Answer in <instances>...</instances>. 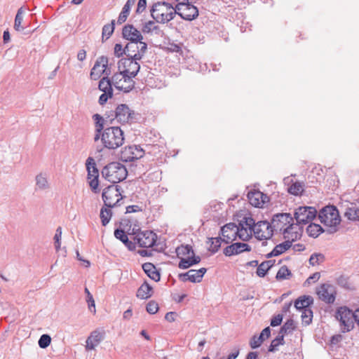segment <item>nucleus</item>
Wrapping results in <instances>:
<instances>
[{"label":"nucleus","mask_w":359,"mask_h":359,"mask_svg":"<svg viewBox=\"0 0 359 359\" xmlns=\"http://www.w3.org/2000/svg\"><path fill=\"white\" fill-rule=\"evenodd\" d=\"M95 121L94 142L100 140L104 148L109 150H115L121 147L125 140L124 132L118 126H107L105 125L109 121L114 120L110 115L105 114V118L98 114L93 116Z\"/></svg>","instance_id":"nucleus-1"},{"label":"nucleus","mask_w":359,"mask_h":359,"mask_svg":"<svg viewBox=\"0 0 359 359\" xmlns=\"http://www.w3.org/2000/svg\"><path fill=\"white\" fill-rule=\"evenodd\" d=\"M321 223L328 228L325 231L332 234L338 231L337 226L341 222V217L337 208L334 205H327L322 208L318 213Z\"/></svg>","instance_id":"nucleus-2"},{"label":"nucleus","mask_w":359,"mask_h":359,"mask_svg":"<svg viewBox=\"0 0 359 359\" xmlns=\"http://www.w3.org/2000/svg\"><path fill=\"white\" fill-rule=\"evenodd\" d=\"M175 6L165 1H159L153 4L150 9L152 18L158 23L165 24L175 17Z\"/></svg>","instance_id":"nucleus-3"},{"label":"nucleus","mask_w":359,"mask_h":359,"mask_svg":"<svg viewBox=\"0 0 359 359\" xmlns=\"http://www.w3.org/2000/svg\"><path fill=\"white\" fill-rule=\"evenodd\" d=\"M102 177L113 184H116L124 180L128 171L126 166L117 161H114L106 165L101 171Z\"/></svg>","instance_id":"nucleus-4"},{"label":"nucleus","mask_w":359,"mask_h":359,"mask_svg":"<svg viewBox=\"0 0 359 359\" xmlns=\"http://www.w3.org/2000/svg\"><path fill=\"white\" fill-rule=\"evenodd\" d=\"M274 231H283L284 237L290 233L294 224V218L290 213H278L273 216L271 222Z\"/></svg>","instance_id":"nucleus-5"},{"label":"nucleus","mask_w":359,"mask_h":359,"mask_svg":"<svg viewBox=\"0 0 359 359\" xmlns=\"http://www.w3.org/2000/svg\"><path fill=\"white\" fill-rule=\"evenodd\" d=\"M335 317L339 321L340 328L343 333L348 332L353 329V320L355 321V311L353 312L346 306L340 307L337 310Z\"/></svg>","instance_id":"nucleus-6"},{"label":"nucleus","mask_w":359,"mask_h":359,"mask_svg":"<svg viewBox=\"0 0 359 359\" xmlns=\"http://www.w3.org/2000/svg\"><path fill=\"white\" fill-rule=\"evenodd\" d=\"M120 189L119 186L114 184L109 185L103 189L102 198L104 206L114 208L119 205L118 203L122 199Z\"/></svg>","instance_id":"nucleus-7"},{"label":"nucleus","mask_w":359,"mask_h":359,"mask_svg":"<svg viewBox=\"0 0 359 359\" xmlns=\"http://www.w3.org/2000/svg\"><path fill=\"white\" fill-rule=\"evenodd\" d=\"M86 167L88 171V180L89 186L95 194L100 192L99 189V171L97 168L95 161L93 157H88L86 161Z\"/></svg>","instance_id":"nucleus-8"},{"label":"nucleus","mask_w":359,"mask_h":359,"mask_svg":"<svg viewBox=\"0 0 359 359\" xmlns=\"http://www.w3.org/2000/svg\"><path fill=\"white\" fill-rule=\"evenodd\" d=\"M175 15H178L183 20L191 21L198 16V9L194 4L180 2L175 6Z\"/></svg>","instance_id":"nucleus-9"},{"label":"nucleus","mask_w":359,"mask_h":359,"mask_svg":"<svg viewBox=\"0 0 359 359\" xmlns=\"http://www.w3.org/2000/svg\"><path fill=\"white\" fill-rule=\"evenodd\" d=\"M137 60L129 57L121 59L118 62V71H122L130 77H135L140 69V65Z\"/></svg>","instance_id":"nucleus-10"},{"label":"nucleus","mask_w":359,"mask_h":359,"mask_svg":"<svg viewBox=\"0 0 359 359\" xmlns=\"http://www.w3.org/2000/svg\"><path fill=\"white\" fill-rule=\"evenodd\" d=\"M111 112L110 118H116L120 123H130L135 119V112L126 104L118 105L115 111Z\"/></svg>","instance_id":"nucleus-11"},{"label":"nucleus","mask_w":359,"mask_h":359,"mask_svg":"<svg viewBox=\"0 0 359 359\" xmlns=\"http://www.w3.org/2000/svg\"><path fill=\"white\" fill-rule=\"evenodd\" d=\"M317 215V210L314 207L302 206L299 207L294 212V217L297 224H306L313 220Z\"/></svg>","instance_id":"nucleus-12"},{"label":"nucleus","mask_w":359,"mask_h":359,"mask_svg":"<svg viewBox=\"0 0 359 359\" xmlns=\"http://www.w3.org/2000/svg\"><path fill=\"white\" fill-rule=\"evenodd\" d=\"M273 229L268 221H259L256 224L253 233L259 241L269 240L273 235Z\"/></svg>","instance_id":"nucleus-13"},{"label":"nucleus","mask_w":359,"mask_h":359,"mask_svg":"<svg viewBox=\"0 0 359 359\" xmlns=\"http://www.w3.org/2000/svg\"><path fill=\"white\" fill-rule=\"evenodd\" d=\"M157 239V235L152 231H140L134 240L137 244L141 248H151L153 247Z\"/></svg>","instance_id":"nucleus-14"},{"label":"nucleus","mask_w":359,"mask_h":359,"mask_svg":"<svg viewBox=\"0 0 359 359\" xmlns=\"http://www.w3.org/2000/svg\"><path fill=\"white\" fill-rule=\"evenodd\" d=\"M144 154V150L137 145L126 147L121 151V158L126 162H132L140 159Z\"/></svg>","instance_id":"nucleus-15"},{"label":"nucleus","mask_w":359,"mask_h":359,"mask_svg":"<svg viewBox=\"0 0 359 359\" xmlns=\"http://www.w3.org/2000/svg\"><path fill=\"white\" fill-rule=\"evenodd\" d=\"M319 299L327 304H332L335 300V291L332 285L323 283L317 290Z\"/></svg>","instance_id":"nucleus-16"},{"label":"nucleus","mask_w":359,"mask_h":359,"mask_svg":"<svg viewBox=\"0 0 359 359\" xmlns=\"http://www.w3.org/2000/svg\"><path fill=\"white\" fill-rule=\"evenodd\" d=\"M108 66V58L105 56H101L97 58L93 67L90 71V78L93 80H97L102 74L106 71Z\"/></svg>","instance_id":"nucleus-17"},{"label":"nucleus","mask_w":359,"mask_h":359,"mask_svg":"<svg viewBox=\"0 0 359 359\" xmlns=\"http://www.w3.org/2000/svg\"><path fill=\"white\" fill-rule=\"evenodd\" d=\"M251 251V247L244 243H235L230 245L226 246L224 249V254L227 256L230 257L235 255H238L244 252H250Z\"/></svg>","instance_id":"nucleus-18"},{"label":"nucleus","mask_w":359,"mask_h":359,"mask_svg":"<svg viewBox=\"0 0 359 359\" xmlns=\"http://www.w3.org/2000/svg\"><path fill=\"white\" fill-rule=\"evenodd\" d=\"M122 35L124 39L130 41V42L140 41L143 39L140 31L132 25H126L123 27Z\"/></svg>","instance_id":"nucleus-19"},{"label":"nucleus","mask_w":359,"mask_h":359,"mask_svg":"<svg viewBox=\"0 0 359 359\" xmlns=\"http://www.w3.org/2000/svg\"><path fill=\"white\" fill-rule=\"evenodd\" d=\"M236 228V224L233 222L228 223L222 226L221 229V233L223 236V238H222V242L223 241L228 244L235 241L236 238V233L233 231Z\"/></svg>","instance_id":"nucleus-20"},{"label":"nucleus","mask_w":359,"mask_h":359,"mask_svg":"<svg viewBox=\"0 0 359 359\" xmlns=\"http://www.w3.org/2000/svg\"><path fill=\"white\" fill-rule=\"evenodd\" d=\"M104 339V334L95 330L90 333L86 339V349L93 350Z\"/></svg>","instance_id":"nucleus-21"},{"label":"nucleus","mask_w":359,"mask_h":359,"mask_svg":"<svg viewBox=\"0 0 359 359\" xmlns=\"http://www.w3.org/2000/svg\"><path fill=\"white\" fill-rule=\"evenodd\" d=\"M142 268L144 273L151 280L155 282H158L161 280V273L155 266V265L151 262H146L142 264Z\"/></svg>","instance_id":"nucleus-22"},{"label":"nucleus","mask_w":359,"mask_h":359,"mask_svg":"<svg viewBox=\"0 0 359 359\" xmlns=\"http://www.w3.org/2000/svg\"><path fill=\"white\" fill-rule=\"evenodd\" d=\"M313 304V299L309 295L300 296L294 301V307L297 310L302 311L305 309H308L311 305Z\"/></svg>","instance_id":"nucleus-23"},{"label":"nucleus","mask_w":359,"mask_h":359,"mask_svg":"<svg viewBox=\"0 0 359 359\" xmlns=\"http://www.w3.org/2000/svg\"><path fill=\"white\" fill-rule=\"evenodd\" d=\"M114 236L116 238L120 240L129 250L133 251L135 249V243L129 241L124 230L116 229L114 231Z\"/></svg>","instance_id":"nucleus-24"},{"label":"nucleus","mask_w":359,"mask_h":359,"mask_svg":"<svg viewBox=\"0 0 359 359\" xmlns=\"http://www.w3.org/2000/svg\"><path fill=\"white\" fill-rule=\"evenodd\" d=\"M153 287L147 281H144L138 288L136 296L141 299H147L153 295Z\"/></svg>","instance_id":"nucleus-25"},{"label":"nucleus","mask_w":359,"mask_h":359,"mask_svg":"<svg viewBox=\"0 0 359 359\" xmlns=\"http://www.w3.org/2000/svg\"><path fill=\"white\" fill-rule=\"evenodd\" d=\"M344 217L348 220L359 221V206L355 203H350L345 210Z\"/></svg>","instance_id":"nucleus-26"},{"label":"nucleus","mask_w":359,"mask_h":359,"mask_svg":"<svg viewBox=\"0 0 359 359\" xmlns=\"http://www.w3.org/2000/svg\"><path fill=\"white\" fill-rule=\"evenodd\" d=\"M249 203L255 208H260V198L263 197V192L259 190H252L248 194Z\"/></svg>","instance_id":"nucleus-27"},{"label":"nucleus","mask_w":359,"mask_h":359,"mask_svg":"<svg viewBox=\"0 0 359 359\" xmlns=\"http://www.w3.org/2000/svg\"><path fill=\"white\" fill-rule=\"evenodd\" d=\"M135 0H127L126 4L124 5L119 16L118 18L117 23L121 25L126 22L131 7L135 4Z\"/></svg>","instance_id":"nucleus-28"},{"label":"nucleus","mask_w":359,"mask_h":359,"mask_svg":"<svg viewBox=\"0 0 359 359\" xmlns=\"http://www.w3.org/2000/svg\"><path fill=\"white\" fill-rule=\"evenodd\" d=\"M35 180L36 189L40 190H46L49 189L50 186L46 174H38L35 177Z\"/></svg>","instance_id":"nucleus-29"},{"label":"nucleus","mask_w":359,"mask_h":359,"mask_svg":"<svg viewBox=\"0 0 359 359\" xmlns=\"http://www.w3.org/2000/svg\"><path fill=\"white\" fill-rule=\"evenodd\" d=\"M325 231L323 227L318 224L311 223L306 227V233L308 235L313 238H317L321 233Z\"/></svg>","instance_id":"nucleus-30"},{"label":"nucleus","mask_w":359,"mask_h":359,"mask_svg":"<svg viewBox=\"0 0 359 359\" xmlns=\"http://www.w3.org/2000/svg\"><path fill=\"white\" fill-rule=\"evenodd\" d=\"M130 76L125 75L122 71L115 73L111 79V85L113 84L116 88L120 90V86H121L123 79L129 80Z\"/></svg>","instance_id":"nucleus-31"},{"label":"nucleus","mask_w":359,"mask_h":359,"mask_svg":"<svg viewBox=\"0 0 359 359\" xmlns=\"http://www.w3.org/2000/svg\"><path fill=\"white\" fill-rule=\"evenodd\" d=\"M111 208L103 206L100 210V217L102 226H105L110 221L112 217Z\"/></svg>","instance_id":"nucleus-32"},{"label":"nucleus","mask_w":359,"mask_h":359,"mask_svg":"<svg viewBox=\"0 0 359 359\" xmlns=\"http://www.w3.org/2000/svg\"><path fill=\"white\" fill-rule=\"evenodd\" d=\"M98 88L103 93L113 92L111 79L107 76H104L99 81Z\"/></svg>","instance_id":"nucleus-33"},{"label":"nucleus","mask_w":359,"mask_h":359,"mask_svg":"<svg viewBox=\"0 0 359 359\" xmlns=\"http://www.w3.org/2000/svg\"><path fill=\"white\" fill-rule=\"evenodd\" d=\"M207 269L205 268H201L198 270H194L193 269V273H191L190 277L187 278L189 279V281L191 283H200L202 280V278L204 276V274L206 273Z\"/></svg>","instance_id":"nucleus-34"},{"label":"nucleus","mask_w":359,"mask_h":359,"mask_svg":"<svg viewBox=\"0 0 359 359\" xmlns=\"http://www.w3.org/2000/svg\"><path fill=\"white\" fill-rule=\"evenodd\" d=\"M233 231L236 233V238L238 236L239 238L243 241H248L251 237L252 234L248 233V229L243 226V224L242 222L239 223V226H237V228L235 229Z\"/></svg>","instance_id":"nucleus-35"},{"label":"nucleus","mask_w":359,"mask_h":359,"mask_svg":"<svg viewBox=\"0 0 359 359\" xmlns=\"http://www.w3.org/2000/svg\"><path fill=\"white\" fill-rule=\"evenodd\" d=\"M23 8H20L16 13L14 22V29L18 32H22L25 29V27L21 25L23 20Z\"/></svg>","instance_id":"nucleus-36"},{"label":"nucleus","mask_w":359,"mask_h":359,"mask_svg":"<svg viewBox=\"0 0 359 359\" xmlns=\"http://www.w3.org/2000/svg\"><path fill=\"white\" fill-rule=\"evenodd\" d=\"M175 251L179 258H180L181 256H186L190 253H192V255L194 254L193 248L190 245H181L176 248Z\"/></svg>","instance_id":"nucleus-37"},{"label":"nucleus","mask_w":359,"mask_h":359,"mask_svg":"<svg viewBox=\"0 0 359 359\" xmlns=\"http://www.w3.org/2000/svg\"><path fill=\"white\" fill-rule=\"evenodd\" d=\"M292 241H285L278 245H276L273 248L275 251H276L277 255H280L289 250L292 245Z\"/></svg>","instance_id":"nucleus-38"},{"label":"nucleus","mask_w":359,"mask_h":359,"mask_svg":"<svg viewBox=\"0 0 359 359\" xmlns=\"http://www.w3.org/2000/svg\"><path fill=\"white\" fill-rule=\"evenodd\" d=\"M304 191V185L302 182H295L288 188V192L292 195H301Z\"/></svg>","instance_id":"nucleus-39"},{"label":"nucleus","mask_w":359,"mask_h":359,"mask_svg":"<svg viewBox=\"0 0 359 359\" xmlns=\"http://www.w3.org/2000/svg\"><path fill=\"white\" fill-rule=\"evenodd\" d=\"M139 49V41L129 42L126 46L127 57H133L134 54L137 53Z\"/></svg>","instance_id":"nucleus-40"},{"label":"nucleus","mask_w":359,"mask_h":359,"mask_svg":"<svg viewBox=\"0 0 359 359\" xmlns=\"http://www.w3.org/2000/svg\"><path fill=\"white\" fill-rule=\"evenodd\" d=\"M115 28V20H112L110 24H107L102 27V41L104 38L109 39L113 34Z\"/></svg>","instance_id":"nucleus-41"},{"label":"nucleus","mask_w":359,"mask_h":359,"mask_svg":"<svg viewBox=\"0 0 359 359\" xmlns=\"http://www.w3.org/2000/svg\"><path fill=\"white\" fill-rule=\"evenodd\" d=\"M133 77H130L129 80L123 79V83L120 86V90L124 93H129L135 88V82L133 80Z\"/></svg>","instance_id":"nucleus-42"},{"label":"nucleus","mask_w":359,"mask_h":359,"mask_svg":"<svg viewBox=\"0 0 359 359\" xmlns=\"http://www.w3.org/2000/svg\"><path fill=\"white\" fill-rule=\"evenodd\" d=\"M292 276L291 271L286 266H282L276 273V278L277 280H285Z\"/></svg>","instance_id":"nucleus-43"},{"label":"nucleus","mask_w":359,"mask_h":359,"mask_svg":"<svg viewBox=\"0 0 359 359\" xmlns=\"http://www.w3.org/2000/svg\"><path fill=\"white\" fill-rule=\"evenodd\" d=\"M313 318V311L311 308L305 309L302 310V319L303 323L306 325H309L311 323Z\"/></svg>","instance_id":"nucleus-44"},{"label":"nucleus","mask_w":359,"mask_h":359,"mask_svg":"<svg viewBox=\"0 0 359 359\" xmlns=\"http://www.w3.org/2000/svg\"><path fill=\"white\" fill-rule=\"evenodd\" d=\"M210 241L211 242L210 248L209 249L210 251H211L212 253L215 254L216 253L221 246L222 243V238L217 237L215 238H210Z\"/></svg>","instance_id":"nucleus-45"},{"label":"nucleus","mask_w":359,"mask_h":359,"mask_svg":"<svg viewBox=\"0 0 359 359\" xmlns=\"http://www.w3.org/2000/svg\"><path fill=\"white\" fill-rule=\"evenodd\" d=\"M285 343L284 339H283L282 335H278L276 338H275L271 343V345L269 347V352H274L276 348L279 345H283Z\"/></svg>","instance_id":"nucleus-46"},{"label":"nucleus","mask_w":359,"mask_h":359,"mask_svg":"<svg viewBox=\"0 0 359 359\" xmlns=\"http://www.w3.org/2000/svg\"><path fill=\"white\" fill-rule=\"evenodd\" d=\"M147 49V44L145 42H142V40L139 41V49L137 53L134 54L133 59L141 60L144 53Z\"/></svg>","instance_id":"nucleus-47"},{"label":"nucleus","mask_w":359,"mask_h":359,"mask_svg":"<svg viewBox=\"0 0 359 359\" xmlns=\"http://www.w3.org/2000/svg\"><path fill=\"white\" fill-rule=\"evenodd\" d=\"M51 342V337L47 334H42L38 341V344L41 348H46Z\"/></svg>","instance_id":"nucleus-48"},{"label":"nucleus","mask_w":359,"mask_h":359,"mask_svg":"<svg viewBox=\"0 0 359 359\" xmlns=\"http://www.w3.org/2000/svg\"><path fill=\"white\" fill-rule=\"evenodd\" d=\"M325 259V256L321 253H314L311 255L309 258V264L311 266H315L316 264H319L320 262H323Z\"/></svg>","instance_id":"nucleus-49"},{"label":"nucleus","mask_w":359,"mask_h":359,"mask_svg":"<svg viewBox=\"0 0 359 359\" xmlns=\"http://www.w3.org/2000/svg\"><path fill=\"white\" fill-rule=\"evenodd\" d=\"M85 293L86 294L87 302L88 304V309L90 311L95 313V304L93 295L87 287H85Z\"/></svg>","instance_id":"nucleus-50"},{"label":"nucleus","mask_w":359,"mask_h":359,"mask_svg":"<svg viewBox=\"0 0 359 359\" xmlns=\"http://www.w3.org/2000/svg\"><path fill=\"white\" fill-rule=\"evenodd\" d=\"M158 303L154 300L149 301L146 306V310L150 314H155L158 312Z\"/></svg>","instance_id":"nucleus-51"},{"label":"nucleus","mask_w":359,"mask_h":359,"mask_svg":"<svg viewBox=\"0 0 359 359\" xmlns=\"http://www.w3.org/2000/svg\"><path fill=\"white\" fill-rule=\"evenodd\" d=\"M241 222H242L243 224H245V226H248L250 231V233H252V232L254 231V229H255V227L256 226V224L255 223V219L251 217H243V220L241 221Z\"/></svg>","instance_id":"nucleus-52"},{"label":"nucleus","mask_w":359,"mask_h":359,"mask_svg":"<svg viewBox=\"0 0 359 359\" xmlns=\"http://www.w3.org/2000/svg\"><path fill=\"white\" fill-rule=\"evenodd\" d=\"M61 237H62V228L60 226H59L57 228L55 234L54 236L55 248L56 251H58L60 248Z\"/></svg>","instance_id":"nucleus-53"},{"label":"nucleus","mask_w":359,"mask_h":359,"mask_svg":"<svg viewBox=\"0 0 359 359\" xmlns=\"http://www.w3.org/2000/svg\"><path fill=\"white\" fill-rule=\"evenodd\" d=\"M270 269L262 262L257 268L256 273L260 278H264Z\"/></svg>","instance_id":"nucleus-54"},{"label":"nucleus","mask_w":359,"mask_h":359,"mask_svg":"<svg viewBox=\"0 0 359 359\" xmlns=\"http://www.w3.org/2000/svg\"><path fill=\"white\" fill-rule=\"evenodd\" d=\"M263 341L261 338L254 335L250 341V346L252 349L259 347Z\"/></svg>","instance_id":"nucleus-55"},{"label":"nucleus","mask_w":359,"mask_h":359,"mask_svg":"<svg viewBox=\"0 0 359 359\" xmlns=\"http://www.w3.org/2000/svg\"><path fill=\"white\" fill-rule=\"evenodd\" d=\"M123 54L127 55V53H126V47L124 48H123L121 44L116 43L115 46H114V55L116 57H120Z\"/></svg>","instance_id":"nucleus-56"},{"label":"nucleus","mask_w":359,"mask_h":359,"mask_svg":"<svg viewBox=\"0 0 359 359\" xmlns=\"http://www.w3.org/2000/svg\"><path fill=\"white\" fill-rule=\"evenodd\" d=\"M113 96V92H108V93H103L99 97V104L100 105L104 104L109 98L112 97Z\"/></svg>","instance_id":"nucleus-57"},{"label":"nucleus","mask_w":359,"mask_h":359,"mask_svg":"<svg viewBox=\"0 0 359 359\" xmlns=\"http://www.w3.org/2000/svg\"><path fill=\"white\" fill-rule=\"evenodd\" d=\"M154 24V21L149 20L145 22L142 28V31L144 34H149L152 32V27Z\"/></svg>","instance_id":"nucleus-58"},{"label":"nucleus","mask_w":359,"mask_h":359,"mask_svg":"<svg viewBox=\"0 0 359 359\" xmlns=\"http://www.w3.org/2000/svg\"><path fill=\"white\" fill-rule=\"evenodd\" d=\"M191 266V263L190 262L189 258H181L178 264L179 268L182 269H188Z\"/></svg>","instance_id":"nucleus-59"},{"label":"nucleus","mask_w":359,"mask_h":359,"mask_svg":"<svg viewBox=\"0 0 359 359\" xmlns=\"http://www.w3.org/2000/svg\"><path fill=\"white\" fill-rule=\"evenodd\" d=\"M283 320V315L278 314L272 318L271 320V325L272 327H276L281 324Z\"/></svg>","instance_id":"nucleus-60"},{"label":"nucleus","mask_w":359,"mask_h":359,"mask_svg":"<svg viewBox=\"0 0 359 359\" xmlns=\"http://www.w3.org/2000/svg\"><path fill=\"white\" fill-rule=\"evenodd\" d=\"M283 326L288 330L290 333L292 332L296 328L295 323L292 319L287 320Z\"/></svg>","instance_id":"nucleus-61"},{"label":"nucleus","mask_w":359,"mask_h":359,"mask_svg":"<svg viewBox=\"0 0 359 359\" xmlns=\"http://www.w3.org/2000/svg\"><path fill=\"white\" fill-rule=\"evenodd\" d=\"M147 7V0H139L137 3V7L136 9L137 13H142Z\"/></svg>","instance_id":"nucleus-62"},{"label":"nucleus","mask_w":359,"mask_h":359,"mask_svg":"<svg viewBox=\"0 0 359 359\" xmlns=\"http://www.w3.org/2000/svg\"><path fill=\"white\" fill-rule=\"evenodd\" d=\"M271 334V329L269 327H265L258 337L261 338L262 341H264L265 339H267L270 337Z\"/></svg>","instance_id":"nucleus-63"},{"label":"nucleus","mask_w":359,"mask_h":359,"mask_svg":"<svg viewBox=\"0 0 359 359\" xmlns=\"http://www.w3.org/2000/svg\"><path fill=\"white\" fill-rule=\"evenodd\" d=\"M320 273L316 272L306 279L305 283L311 284V283H315L320 278Z\"/></svg>","instance_id":"nucleus-64"}]
</instances>
